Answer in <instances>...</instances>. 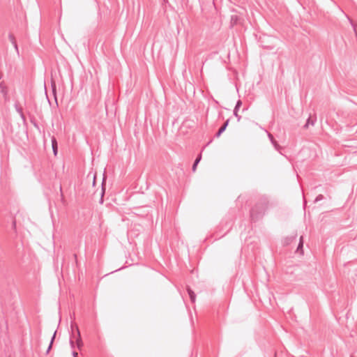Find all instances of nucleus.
Masks as SVG:
<instances>
[{"mask_svg": "<svg viewBox=\"0 0 357 357\" xmlns=\"http://www.w3.org/2000/svg\"><path fill=\"white\" fill-rule=\"evenodd\" d=\"M268 208V201L266 197L261 198L251 209L250 217L252 221L261 218Z\"/></svg>", "mask_w": 357, "mask_h": 357, "instance_id": "obj_1", "label": "nucleus"}, {"mask_svg": "<svg viewBox=\"0 0 357 357\" xmlns=\"http://www.w3.org/2000/svg\"><path fill=\"white\" fill-rule=\"evenodd\" d=\"M241 105H242V102L241 100H238L236 104L234 109V115L236 117L238 121H240V120L241 119V116L240 115H238V109Z\"/></svg>", "mask_w": 357, "mask_h": 357, "instance_id": "obj_2", "label": "nucleus"}, {"mask_svg": "<svg viewBox=\"0 0 357 357\" xmlns=\"http://www.w3.org/2000/svg\"><path fill=\"white\" fill-rule=\"evenodd\" d=\"M229 122V119H227L225 122V123L220 127V128L218 130V131L215 135L216 137H219L222 135V133L226 130L227 127L228 126Z\"/></svg>", "mask_w": 357, "mask_h": 357, "instance_id": "obj_3", "label": "nucleus"}, {"mask_svg": "<svg viewBox=\"0 0 357 357\" xmlns=\"http://www.w3.org/2000/svg\"><path fill=\"white\" fill-rule=\"evenodd\" d=\"M187 291H188V295L190 296V301L192 303H195V300H196V295L194 293V291L189 287H188L187 289Z\"/></svg>", "mask_w": 357, "mask_h": 357, "instance_id": "obj_4", "label": "nucleus"}, {"mask_svg": "<svg viewBox=\"0 0 357 357\" xmlns=\"http://www.w3.org/2000/svg\"><path fill=\"white\" fill-rule=\"evenodd\" d=\"M303 236H301L296 251L300 252L301 254H303Z\"/></svg>", "mask_w": 357, "mask_h": 357, "instance_id": "obj_5", "label": "nucleus"}, {"mask_svg": "<svg viewBox=\"0 0 357 357\" xmlns=\"http://www.w3.org/2000/svg\"><path fill=\"white\" fill-rule=\"evenodd\" d=\"M316 121V119H311L310 117H309L306 121V123L304 125V128H307L309 127L310 125L311 126H314V123Z\"/></svg>", "mask_w": 357, "mask_h": 357, "instance_id": "obj_6", "label": "nucleus"}, {"mask_svg": "<svg viewBox=\"0 0 357 357\" xmlns=\"http://www.w3.org/2000/svg\"><path fill=\"white\" fill-rule=\"evenodd\" d=\"M238 20V17L236 15H234L231 16V26H234L237 24Z\"/></svg>", "mask_w": 357, "mask_h": 357, "instance_id": "obj_7", "label": "nucleus"}, {"mask_svg": "<svg viewBox=\"0 0 357 357\" xmlns=\"http://www.w3.org/2000/svg\"><path fill=\"white\" fill-rule=\"evenodd\" d=\"M268 138L270 139L271 143L273 144V146L277 148L278 144L277 142L275 140L273 136L271 133H268Z\"/></svg>", "mask_w": 357, "mask_h": 357, "instance_id": "obj_8", "label": "nucleus"}, {"mask_svg": "<svg viewBox=\"0 0 357 357\" xmlns=\"http://www.w3.org/2000/svg\"><path fill=\"white\" fill-rule=\"evenodd\" d=\"M56 146H57L56 141L55 139H54L52 140V147H53L54 152L55 155L56 154Z\"/></svg>", "mask_w": 357, "mask_h": 357, "instance_id": "obj_9", "label": "nucleus"}, {"mask_svg": "<svg viewBox=\"0 0 357 357\" xmlns=\"http://www.w3.org/2000/svg\"><path fill=\"white\" fill-rule=\"evenodd\" d=\"M324 197L322 195H319L314 199V202H318L324 199Z\"/></svg>", "mask_w": 357, "mask_h": 357, "instance_id": "obj_10", "label": "nucleus"}, {"mask_svg": "<svg viewBox=\"0 0 357 357\" xmlns=\"http://www.w3.org/2000/svg\"><path fill=\"white\" fill-rule=\"evenodd\" d=\"M104 193H105V189L102 186V190H101V192H100V195H101V197H100V203H102V202H103L102 197H103Z\"/></svg>", "mask_w": 357, "mask_h": 357, "instance_id": "obj_11", "label": "nucleus"}, {"mask_svg": "<svg viewBox=\"0 0 357 357\" xmlns=\"http://www.w3.org/2000/svg\"><path fill=\"white\" fill-rule=\"evenodd\" d=\"M201 159H202V155H201V154H199V155L197 156V158H196V160H195V162H195L196 164H197V165H198V163L199 162V161L201 160Z\"/></svg>", "mask_w": 357, "mask_h": 357, "instance_id": "obj_12", "label": "nucleus"}, {"mask_svg": "<svg viewBox=\"0 0 357 357\" xmlns=\"http://www.w3.org/2000/svg\"><path fill=\"white\" fill-rule=\"evenodd\" d=\"M201 159H202V155H201V154H199V155L197 156V158H196V160H195V162H195L196 164H197V165H198V163L199 162V161L201 160Z\"/></svg>", "mask_w": 357, "mask_h": 357, "instance_id": "obj_13", "label": "nucleus"}, {"mask_svg": "<svg viewBox=\"0 0 357 357\" xmlns=\"http://www.w3.org/2000/svg\"><path fill=\"white\" fill-rule=\"evenodd\" d=\"M201 159H202V155H201V154H199V155L197 156V158H196V160H195V162H195L196 164H197V165H198V163L199 162V161L201 160Z\"/></svg>", "mask_w": 357, "mask_h": 357, "instance_id": "obj_14", "label": "nucleus"}, {"mask_svg": "<svg viewBox=\"0 0 357 357\" xmlns=\"http://www.w3.org/2000/svg\"><path fill=\"white\" fill-rule=\"evenodd\" d=\"M54 335H55V334H54V335H53V337L52 338V340H51V342H50V347L48 348L47 352L50 350V349L52 347V342H53V340H54Z\"/></svg>", "mask_w": 357, "mask_h": 357, "instance_id": "obj_15", "label": "nucleus"}, {"mask_svg": "<svg viewBox=\"0 0 357 357\" xmlns=\"http://www.w3.org/2000/svg\"><path fill=\"white\" fill-rule=\"evenodd\" d=\"M197 166V164H196L195 162H194V164H193V165H192V172H195V171H196Z\"/></svg>", "mask_w": 357, "mask_h": 357, "instance_id": "obj_16", "label": "nucleus"}, {"mask_svg": "<svg viewBox=\"0 0 357 357\" xmlns=\"http://www.w3.org/2000/svg\"><path fill=\"white\" fill-rule=\"evenodd\" d=\"M96 179V174H94V176H93V185H95Z\"/></svg>", "mask_w": 357, "mask_h": 357, "instance_id": "obj_17", "label": "nucleus"}, {"mask_svg": "<svg viewBox=\"0 0 357 357\" xmlns=\"http://www.w3.org/2000/svg\"><path fill=\"white\" fill-rule=\"evenodd\" d=\"M77 356V353H74V356L75 357Z\"/></svg>", "mask_w": 357, "mask_h": 357, "instance_id": "obj_18", "label": "nucleus"}]
</instances>
